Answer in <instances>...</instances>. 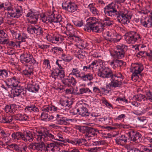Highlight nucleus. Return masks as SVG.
Returning a JSON list of instances; mask_svg holds the SVG:
<instances>
[{
    "label": "nucleus",
    "instance_id": "obj_19",
    "mask_svg": "<svg viewBox=\"0 0 152 152\" xmlns=\"http://www.w3.org/2000/svg\"><path fill=\"white\" fill-rule=\"evenodd\" d=\"M35 150L37 151H42L43 150L45 151H48V149H47L45 147V144L42 142L41 143H35Z\"/></svg>",
    "mask_w": 152,
    "mask_h": 152
},
{
    "label": "nucleus",
    "instance_id": "obj_11",
    "mask_svg": "<svg viewBox=\"0 0 152 152\" xmlns=\"http://www.w3.org/2000/svg\"><path fill=\"white\" fill-rule=\"evenodd\" d=\"M134 34V31H130L126 33L124 36L125 39L127 42L129 44L134 43L135 42V39L134 38L133 34Z\"/></svg>",
    "mask_w": 152,
    "mask_h": 152
},
{
    "label": "nucleus",
    "instance_id": "obj_28",
    "mask_svg": "<svg viewBox=\"0 0 152 152\" xmlns=\"http://www.w3.org/2000/svg\"><path fill=\"white\" fill-rule=\"evenodd\" d=\"M133 98L139 101H144L146 98L145 95L139 94L134 95L133 97Z\"/></svg>",
    "mask_w": 152,
    "mask_h": 152
},
{
    "label": "nucleus",
    "instance_id": "obj_29",
    "mask_svg": "<svg viewBox=\"0 0 152 152\" xmlns=\"http://www.w3.org/2000/svg\"><path fill=\"white\" fill-rule=\"evenodd\" d=\"M88 8H89L91 11L95 15H98V11L93 6V4H90L88 6Z\"/></svg>",
    "mask_w": 152,
    "mask_h": 152
},
{
    "label": "nucleus",
    "instance_id": "obj_60",
    "mask_svg": "<svg viewBox=\"0 0 152 152\" xmlns=\"http://www.w3.org/2000/svg\"><path fill=\"white\" fill-rule=\"evenodd\" d=\"M79 108H75L72 109V113L73 115L79 114Z\"/></svg>",
    "mask_w": 152,
    "mask_h": 152
},
{
    "label": "nucleus",
    "instance_id": "obj_53",
    "mask_svg": "<svg viewBox=\"0 0 152 152\" xmlns=\"http://www.w3.org/2000/svg\"><path fill=\"white\" fill-rule=\"evenodd\" d=\"M65 93L66 94H72L75 92L74 91L73 88L72 87L69 89H66L65 90Z\"/></svg>",
    "mask_w": 152,
    "mask_h": 152
},
{
    "label": "nucleus",
    "instance_id": "obj_42",
    "mask_svg": "<svg viewBox=\"0 0 152 152\" xmlns=\"http://www.w3.org/2000/svg\"><path fill=\"white\" fill-rule=\"evenodd\" d=\"M125 64V63L124 62L122 61L121 60H118L117 59H115V66H117L118 67H120L124 64Z\"/></svg>",
    "mask_w": 152,
    "mask_h": 152
},
{
    "label": "nucleus",
    "instance_id": "obj_23",
    "mask_svg": "<svg viewBox=\"0 0 152 152\" xmlns=\"http://www.w3.org/2000/svg\"><path fill=\"white\" fill-rule=\"evenodd\" d=\"M140 22L145 27L150 28L152 26V20H140Z\"/></svg>",
    "mask_w": 152,
    "mask_h": 152
},
{
    "label": "nucleus",
    "instance_id": "obj_64",
    "mask_svg": "<svg viewBox=\"0 0 152 152\" xmlns=\"http://www.w3.org/2000/svg\"><path fill=\"white\" fill-rule=\"evenodd\" d=\"M59 73H58V76H60V77L61 78H64L65 76L64 72L63 70H59Z\"/></svg>",
    "mask_w": 152,
    "mask_h": 152
},
{
    "label": "nucleus",
    "instance_id": "obj_49",
    "mask_svg": "<svg viewBox=\"0 0 152 152\" xmlns=\"http://www.w3.org/2000/svg\"><path fill=\"white\" fill-rule=\"evenodd\" d=\"M125 0H118L116 1L115 2V3H116L117 5H119L120 10H121V7L122 6L121 4L123 3Z\"/></svg>",
    "mask_w": 152,
    "mask_h": 152
},
{
    "label": "nucleus",
    "instance_id": "obj_41",
    "mask_svg": "<svg viewBox=\"0 0 152 152\" xmlns=\"http://www.w3.org/2000/svg\"><path fill=\"white\" fill-rule=\"evenodd\" d=\"M57 117L60 119L64 122H68V121H72V120L70 119L67 118L65 117H63L62 115L57 114Z\"/></svg>",
    "mask_w": 152,
    "mask_h": 152
},
{
    "label": "nucleus",
    "instance_id": "obj_62",
    "mask_svg": "<svg viewBox=\"0 0 152 152\" xmlns=\"http://www.w3.org/2000/svg\"><path fill=\"white\" fill-rule=\"evenodd\" d=\"M6 112L7 113L11 112L12 111V109L11 106L7 105L5 107Z\"/></svg>",
    "mask_w": 152,
    "mask_h": 152
},
{
    "label": "nucleus",
    "instance_id": "obj_2",
    "mask_svg": "<svg viewBox=\"0 0 152 152\" xmlns=\"http://www.w3.org/2000/svg\"><path fill=\"white\" fill-rule=\"evenodd\" d=\"M85 27L84 29L85 31L92 30L93 31L96 33H99L102 32V29L99 28V27L101 26V25L98 26L97 22L95 20H86V24H84Z\"/></svg>",
    "mask_w": 152,
    "mask_h": 152
},
{
    "label": "nucleus",
    "instance_id": "obj_37",
    "mask_svg": "<svg viewBox=\"0 0 152 152\" xmlns=\"http://www.w3.org/2000/svg\"><path fill=\"white\" fill-rule=\"evenodd\" d=\"M34 34H36L37 35H42L43 32L42 28L39 27L38 28H36L35 27Z\"/></svg>",
    "mask_w": 152,
    "mask_h": 152
},
{
    "label": "nucleus",
    "instance_id": "obj_9",
    "mask_svg": "<svg viewBox=\"0 0 152 152\" xmlns=\"http://www.w3.org/2000/svg\"><path fill=\"white\" fill-rule=\"evenodd\" d=\"M129 140H132L135 142H137L140 141L141 134L139 133H135L134 131H131L128 132Z\"/></svg>",
    "mask_w": 152,
    "mask_h": 152
},
{
    "label": "nucleus",
    "instance_id": "obj_55",
    "mask_svg": "<svg viewBox=\"0 0 152 152\" xmlns=\"http://www.w3.org/2000/svg\"><path fill=\"white\" fill-rule=\"evenodd\" d=\"M91 65L92 67V69L93 70L94 68H96L98 65V62L97 61H93Z\"/></svg>",
    "mask_w": 152,
    "mask_h": 152
},
{
    "label": "nucleus",
    "instance_id": "obj_17",
    "mask_svg": "<svg viewBox=\"0 0 152 152\" xmlns=\"http://www.w3.org/2000/svg\"><path fill=\"white\" fill-rule=\"evenodd\" d=\"M27 88L29 91L32 92H36L39 90V85L37 83H36L35 85L29 84L28 85Z\"/></svg>",
    "mask_w": 152,
    "mask_h": 152
},
{
    "label": "nucleus",
    "instance_id": "obj_34",
    "mask_svg": "<svg viewBox=\"0 0 152 152\" xmlns=\"http://www.w3.org/2000/svg\"><path fill=\"white\" fill-rule=\"evenodd\" d=\"M87 93H92L91 91L88 88H80L79 92L77 93V94H83Z\"/></svg>",
    "mask_w": 152,
    "mask_h": 152
},
{
    "label": "nucleus",
    "instance_id": "obj_4",
    "mask_svg": "<svg viewBox=\"0 0 152 152\" xmlns=\"http://www.w3.org/2000/svg\"><path fill=\"white\" fill-rule=\"evenodd\" d=\"M37 132L38 134L37 135V140L38 141H42V139L45 140L46 138L49 137L50 140L54 139L55 140L65 142V141L64 140L54 139V135L50 133L49 130H44L43 132H42V131L39 130L37 131Z\"/></svg>",
    "mask_w": 152,
    "mask_h": 152
},
{
    "label": "nucleus",
    "instance_id": "obj_39",
    "mask_svg": "<svg viewBox=\"0 0 152 152\" xmlns=\"http://www.w3.org/2000/svg\"><path fill=\"white\" fill-rule=\"evenodd\" d=\"M74 32L73 33H72L70 32H69V36L68 37V39L71 40H75V39L77 38V40H78V41H79V37L78 36L75 35V34Z\"/></svg>",
    "mask_w": 152,
    "mask_h": 152
},
{
    "label": "nucleus",
    "instance_id": "obj_8",
    "mask_svg": "<svg viewBox=\"0 0 152 152\" xmlns=\"http://www.w3.org/2000/svg\"><path fill=\"white\" fill-rule=\"evenodd\" d=\"M83 129L86 131L85 137L88 139V140L91 139V137L96 135V132L99 133V131L97 129L88 126L84 127Z\"/></svg>",
    "mask_w": 152,
    "mask_h": 152
},
{
    "label": "nucleus",
    "instance_id": "obj_18",
    "mask_svg": "<svg viewBox=\"0 0 152 152\" xmlns=\"http://www.w3.org/2000/svg\"><path fill=\"white\" fill-rule=\"evenodd\" d=\"M25 111L26 112L29 113L32 111L38 112L39 111V108L36 107L34 104H30L26 107L25 109Z\"/></svg>",
    "mask_w": 152,
    "mask_h": 152
},
{
    "label": "nucleus",
    "instance_id": "obj_45",
    "mask_svg": "<svg viewBox=\"0 0 152 152\" xmlns=\"http://www.w3.org/2000/svg\"><path fill=\"white\" fill-rule=\"evenodd\" d=\"M139 74L136 73L135 72H134L131 77L132 79L133 80H134L136 81H137V80L139 78Z\"/></svg>",
    "mask_w": 152,
    "mask_h": 152
},
{
    "label": "nucleus",
    "instance_id": "obj_38",
    "mask_svg": "<svg viewBox=\"0 0 152 152\" xmlns=\"http://www.w3.org/2000/svg\"><path fill=\"white\" fill-rule=\"evenodd\" d=\"M20 146L19 145V146L15 144H12L10 145H9L8 146L10 147V148H14V149L16 151H20L21 152H23V150H22L21 148H20Z\"/></svg>",
    "mask_w": 152,
    "mask_h": 152
},
{
    "label": "nucleus",
    "instance_id": "obj_30",
    "mask_svg": "<svg viewBox=\"0 0 152 152\" xmlns=\"http://www.w3.org/2000/svg\"><path fill=\"white\" fill-rule=\"evenodd\" d=\"M73 58L69 55H66L65 54H62L61 59L64 61L69 62L71 61Z\"/></svg>",
    "mask_w": 152,
    "mask_h": 152
},
{
    "label": "nucleus",
    "instance_id": "obj_7",
    "mask_svg": "<svg viewBox=\"0 0 152 152\" xmlns=\"http://www.w3.org/2000/svg\"><path fill=\"white\" fill-rule=\"evenodd\" d=\"M116 48L118 51L115 52V57L118 59H121L123 58L124 56L125 52L127 49V47L123 44L118 45Z\"/></svg>",
    "mask_w": 152,
    "mask_h": 152
},
{
    "label": "nucleus",
    "instance_id": "obj_13",
    "mask_svg": "<svg viewBox=\"0 0 152 152\" xmlns=\"http://www.w3.org/2000/svg\"><path fill=\"white\" fill-rule=\"evenodd\" d=\"M128 133L126 134L122 135L119 137H117L115 140L116 143L118 145H121L124 142L126 143L127 142V140H128L129 137Z\"/></svg>",
    "mask_w": 152,
    "mask_h": 152
},
{
    "label": "nucleus",
    "instance_id": "obj_54",
    "mask_svg": "<svg viewBox=\"0 0 152 152\" xmlns=\"http://www.w3.org/2000/svg\"><path fill=\"white\" fill-rule=\"evenodd\" d=\"M80 71L78 68H73L71 74L73 75H76L79 74Z\"/></svg>",
    "mask_w": 152,
    "mask_h": 152
},
{
    "label": "nucleus",
    "instance_id": "obj_24",
    "mask_svg": "<svg viewBox=\"0 0 152 152\" xmlns=\"http://www.w3.org/2000/svg\"><path fill=\"white\" fill-rule=\"evenodd\" d=\"M123 76L121 73H119L118 74H113V72H112V75H111V76L110 77L111 78V80L112 81H119L118 80V78H120L122 79V80L123 78Z\"/></svg>",
    "mask_w": 152,
    "mask_h": 152
},
{
    "label": "nucleus",
    "instance_id": "obj_6",
    "mask_svg": "<svg viewBox=\"0 0 152 152\" xmlns=\"http://www.w3.org/2000/svg\"><path fill=\"white\" fill-rule=\"evenodd\" d=\"M112 71L109 68L102 65L98 70L97 75L103 78L110 77L112 75Z\"/></svg>",
    "mask_w": 152,
    "mask_h": 152
},
{
    "label": "nucleus",
    "instance_id": "obj_48",
    "mask_svg": "<svg viewBox=\"0 0 152 152\" xmlns=\"http://www.w3.org/2000/svg\"><path fill=\"white\" fill-rule=\"evenodd\" d=\"M56 121L57 124L61 125L63 124L65 125H68L69 124L68 122H64H64L57 117H56Z\"/></svg>",
    "mask_w": 152,
    "mask_h": 152
},
{
    "label": "nucleus",
    "instance_id": "obj_3",
    "mask_svg": "<svg viewBox=\"0 0 152 152\" xmlns=\"http://www.w3.org/2000/svg\"><path fill=\"white\" fill-rule=\"evenodd\" d=\"M20 61L26 66H30L34 65L36 61L33 56L29 53H26L21 54L20 56Z\"/></svg>",
    "mask_w": 152,
    "mask_h": 152
},
{
    "label": "nucleus",
    "instance_id": "obj_63",
    "mask_svg": "<svg viewBox=\"0 0 152 152\" xmlns=\"http://www.w3.org/2000/svg\"><path fill=\"white\" fill-rule=\"evenodd\" d=\"M86 76L87 77V79L89 80V81L91 80L94 78L93 75L90 73L86 74Z\"/></svg>",
    "mask_w": 152,
    "mask_h": 152
},
{
    "label": "nucleus",
    "instance_id": "obj_36",
    "mask_svg": "<svg viewBox=\"0 0 152 152\" xmlns=\"http://www.w3.org/2000/svg\"><path fill=\"white\" fill-rule=\"evenodd\" d=\"M60 144H61L62 143H59L58 142H55L53 143H50L49 144H48L46 147H45L47 149H48V148L50 149L51 148L53 147L54 148L55 147H58L59 145H60Z\"/></svg>",
    "mask_w": 152,
    "mask_h": 152
},
{
    "label": "nucleus",
    "instance_id": "obj_58",
    "mask_svg": "<svg viewBox=\"0 0 152 152\" xmlns=\"http://www.w3.org/2000/svg\"><path fill=\"white\" fill-rule=\"evenodd\" d=\"M146 94L147 96V97L146 98V99L152 100V91H149L146 93Z\"/></svg>",
    "mask_w": 152,
    "mask_h": 152
},
{
    "label": "nucleus",
    "instance_id": "obj_33",
    "mask_svg": "<svg viewBox=\"0 0 152 152\" xmlns=\"http://www.w3.org/2000/svg\"><path fill=\"white\" fill-rule=\"evenodd\" d=\"M121 80L119 81H112L111 80V83H109L110 86L114 88L118 87H120L121 85Z\"/></svg>",
    "mask_w": 152,
    "mask_h": 152
},
{
    "label": "nucleus",
    "instance_id": "obj_21",
    "mask_svg": "<svg viewBox=\"0 0 152 152\" xmlns=\"http://www.w3.org/2000/svg\"><path fill=\"white\" fill-rule=\"evenodd\" d=\"M28 116L26 115L19 113L16 115L14 118L15 120L20 121L28 120Z\"/></svg>",
    "mask_w": 152,
    "mask_h": 152
},
{
    "label": "nucleus",
    "instance_id": "obj_25",
    "mask_svg": "<svg viewBox=\"0 0 152 152\" xmlns=\"http://www.w3.org/2000/svg\"><path fill=\"white\" fill-rule=\"evenodd\" d=\"M26 16L27 17L35 19H38V15L34 12V10H30L28 11L26 15Z\"/></svg>",
    "mask_w": 152,
    "mask_h": 152
},
{
    "label": "nucleus",
    "instance_id": "obj_26",
    "mask_svg": "<svg viewBox=\"0 0 152 152\" xmlns=\"http://www.w3.org/2000/svg\"><path fill=\"white\" fill-rule=\"evenodd\" d=\"M73 103V102L71 100L69 101L68 100L61 101L60 104L63 106L65 107H69Z\"/></svg>",
    "mask_w": 152,
    "mask_h": 152
},
{
    "label": "nucleus",
    "instance_id": "obj_12",
    "mask_svg": "<svg viewBox=\"0 0 152 152\" xmlns=\"http://www.w3.org/2000/svg\"><path fill=\"white\" fill-rule=\"evenodd\" d=\"M63 9L67 10L70 12H73L77 10V5L72 3H70L69 4H64L62 5Z\"/></svg>",
    "mask_w": 152,
    "mask_h": 152
},
{
    "label": "nucleus",
    "instance_id": "obj_1",
    "mask_svg": "<svg viewBox=\"0 0 152 152\" xmlns=\"http://www.w3.org/2000/svg\"><path fill=\"white\" fill-rule=\"evenodd\" d=\"M119 6L115 2L109 4L104 8L105 14L114 19H131L132 16L129 14L128 10L125 9L124 11L120 10Z\"/></svg>",
    "mask_w": 152,
    "mask_h": 152
},
{
    "label": "nucleus",
    "instance_id": "obj_40",
    "mask_svg": "<svg viewBox=\"0 0 152 152\" xmlns=\"http://www.w3.org/2000/svg\"><path fill=\"white\" fill-rule=\"evenodd\" d=\"M35 27L31 25L28 27L27 28V30L28 33L30 34H34Z\"/></svg>",
    "mask_w": 152,
    "mask_h": 152
},
{
    "label": "nucleus",
    "instance_id": "obj_51",
    "mask_svg": "<svg viewBox=\"0 0 152 152\" xmlns=\"http://www.w3.org/2000/svg\"><path fill=\"white\" fill-rule=\"evenodd\" d=\"M19 132H16L13 133L12 135V138L19 140Z\"/></svg>",
    "mask_w": 152,
    "mask_h": 152
},
{
    "label": "nucleus",
    "instance_id": "obj_57",
    "mask_svg": "<svg viewBox=\"0 0 152 152\" xmlns=\"http://www.w3.org/2000/svg\"><path fill=\"white\" fill-rule=\"evenodd\" d=\"M128 152H144L143 151H141L139 149L137 148H134L131 149Z\"/></svg>",
    "mask_w": 152,
    "mask_h": 152
},
{
    "label": "nucleus",
    "instance_id": "obj_31",
    "mask_svg": "<svg viewBox=\"0 0 152 152\" xmlns=\"http://www.w3.org/2000/svg\"><path fill=\"white\" fill-rule=\"evenodd\" d=\"M48 16V19H62L60 15H55L53 13H49Z\"/></svg>",
    "mask_w": 152,
    "mask_h": 152
},
{
    "label": "nucleus",
    "instance_id": "obj_61",
    "mask_svg": "<svg viewBox=\"0 0 152 152\" xmlns=\"http://www.w3.org/2000/svg\"><path fill=\"white\" fill-rule=\"evenodd\" d=\"M59 69H56L52 73V75L53 76H58V73H59Z\"/></svg>",
    "mask_w": 152,
    "mask_h": 152
},
{
    "label": "nucleus",
    "instance_id": "obj_50",
    "mask_svg": "<svg viewBox=\"0 0 152 152\" xmlns=\"http://www.w3.org/2000/svg\"><path fill=\"white\" fill-rule=\"evenodd\" d=\"M5 119H6V122H5V123H10L11 122L13 119V117L12 116L5 117Z\"/></svg>",
    "mask_w": 152,
    "mask_h": 152
},
{
    "label": "nucleus",
    "instance_id": "obj_14",
    "mask_svg": "<svg viewBox=\"0 0 152 152\" xmlns=\"http://www.w3.org/2000/svg\"><path fill=\"white\" fill-rule=\"evenodd\" d=\"M62 81L64 85L68 87L70 86L71 84L75 86L77 83L75 79L72 77L71 78L69 77V78L64 79Z\"/></svg>",
    "mask_w": 152,
    "mask_h": 152
},
{
    "label": "nucleus",
    "instance_id": "obj_44",
    "mask_svg": "<svg viewBox=\"0 0 152 152\" xmlns=\"http://www.w3.org/2000/svg\"><path fill=\"white\" fill-rule=\"evenodd\" d=\"M137 119L139 120L138 123L140 124H145L146 123V120L143 117H138Z\"/></svg>",
    "mask_w": 152,
    "mask_h": 152
},
{
    "label": "nucleus",
    "instance_id": "obj_15",
    "mask_svg": "<svg viewBox=\"0 0 152 152\" xmlns=\"http://www.w3.org/2000/svg\"><path fill=\"white\" fill-rule=\"evenodd\" d=\"M113 23V21H110V20H103V22H97L98 26H99L101 25V26L99 27V28H102V31L104 30V27L105 26H110Z\"/></svg>",
    "mask_w": 152,
    "mask_h": 152
},
{
    "label": "nucleus",
    "instance_id": "obj_59",
    "mask_svg": "<svg viewBox=\"0 0 152 152\" xmlns=\"http://www.w3.org/2000/svg\"><path fill=\"white\" fill-rule=\"evenodd\" d=\"M42 110L45 112H48L50 110V106L48 105L44 106L42 109Z\"/></svg>",
    "mask_w": 152,
    "mask_h": 152
},
{
    "label": "nucleus",
    "instance_id": "obj_20",
    "mask_svg": "<svg viewBox=\"0 0 152 152\" xmlns=\"http://www.w3.org/2000/svg\"><path fill=\"white\" fill-rule=\"evenodd\" d=\"M79 115L82 116H88L89 115V113L88 110L86 107L82 105L79 107Z\"/></svg>",
    "mask_w": 152,
    "mask_h": 152
},
{
    "label": "nucleus",
    "instance_id": "obj_16",
    "mask_svg": "<svg viewBox=\"0 0 152 152\" xmlns=\"http://www.w3.org/2000/svg\"><path fill=\"white\" fill-rule=\"evenodd\" d=\"M34 133L30 131H27L25 133V138L24 141L27 142L28 141L29 142L32 141L34 138Z\"/></svg>",
    "mask_w": 152,
    "mask_h": 152
},
{
    "label": "nucleus",
    "instance_id": "obj_52",
    "mask_svg": "<svg viewBox=\"0 0 152 152\" xmlns=\"http://www.w3.org/2000/svg\"><path fill=\"white\" fill-rule=\"evenodd\" d=\"M45 20V23L47 24L49 23H52L53 22L55 23L58 22L57 20Z\"/></svg>",
    "mask_w": 152,
    "mask_h": 152
},
{
    "label": "nucleus",
    "instance_id": "obj_56",
    "mask_svg": "<svg viewBox=\"0 0 152 152\" xmlns=\"http://www.w3.org/2000/svg\"><path fill=\"white\" fill-rule=\"evenodd\" d=\"M58 22L57 23H59V24L61 25V26H64L66 24L67 25L68 24L66 23L67 21L65 22V21H64L63 20H57Z\"/></svg>",
    "mask_w": 152,
    "mask_h": 152
},
{
    "label": "nucleus",
    "instance_id": "obj_43",
    "mask_svg": "<svg viewBox=\"0 0 152 152\" xmlns=\"http://www.w3.org/2000/svg\"><path fill=\"white\" fill-rule=\"evenodd\" d=\"M119 36L120 37V38L118 39H116L107 38L106 39L107 41H109L110 42H117L119 41L121 38V37L120 36Z\"/></svg>",
    "mask_w": 152,
    "mask_h": 152
},
{
    "label": "nucleus",
    "instance_id": "obj_27",
    "mask_svg": "<svg viewBox=\"0 0 152 152\" xmlns=\"http://www.w3.org/2000/svg\"><path fill=\"white\" fill-rule=\"evenodd\" d=\"M33 71L32 68L28 67L27 69L23 70L22 73L24 75L29 76L33 74Z\"/></svg>",
    "mask_w": 152,
    "mask_h": 152
},
{
    "label": "nucleus",
    "instance_id": "obj_22",
    "mask_svg": "<svg viewBox=\"0 0 152 152\" xmlns=\"http://www.w3.org/2000/svg\"><path fill=\"white\" fill-rule=\"evenodd\" d=\"M134 71L136 73L140 74L143 69L144 67L143 65L141 64L135 63L134 64Z\"/></svg>",
    "mask_w": 152,
    "mask_h": 152
},
{
    "label": "nucleus",
    "instance_id": "obj_5",
    "mask_svg": "<svg viewBox=\"0 0 152 152\" xmlns=\"http://www.w3.org/2000/svg\"><path fill=\"white\" fill-rule=\"evenodd\" d=\"M6 4L5 5V10L8 11H11L10 15L12 17L18 18L21 15V12L20 10L18 8L15 9V7L12 5L10 4L8 6H7Z\"/></svg>",
    "mask_w": 152,
    "mask_h": 152
},
{
    "label": "nucleus",
    "instance_id": "obj_10",
    "mask_svg": "<svg viewBox=\"0 0 152 152\" xmlns=\"http://www.w3.org/2000/svg\"><path fill=\"white\" fill-rule=\"evenodd\" d=\"M13 87V93L14 96H18L21 94H24L26 92V89L24 90L23 87L20 85Z\"/></svg>",
    "mask_w": 152,
    "mask_h": 152
},
{
    "label": "nucleus",
    "instance_id": "obj_35",
    "mask_svg": "<svg viewBox=\"0 0 152 152\" xmlns=\"http://www.w3.org/2000/svg\"><path fill=\"white\" fill-rule=\"evenodd\" d=\"M8 73L7 71L5 69L0 70V78L6 79L7 77Z\"/></svg>",
    "mask_w": 152,
    "mask_h": 152
},
{
    "label": "nucleus",
    "instance_id": "obj_46",
    "mask_svg": "<svg viewBox=\"0 0 152 152\" xmlns=\"http://www.w3.org/2000/svg\"><path fill=\"white\" fill-rule=\"evenodd\" d=\"M139 74L136 73L135 72H134L131 77L132 79L133 80H134L136 81H137V80L139 78Z\"/></svg>",
    "mask_w": 152,
    "mask_h": 152
},
{
    "label": "nucleus",
    "instance_id": "obj_32",
    "mask_svg": "<svg viewBox=\"0 0 152 152\" xmlns=\"http://www.w3.org/2000/svg\"><path fill=\"white\" fill-rule=\"evenodd\" d=\"M72 22L76 26L80 27L83 24L85 26L84 24L85 23H83V20H72Z\"/></svg>",
    "mask_w": 152,
    "mask_h": 152
},
{
    "label": "nucleus",
    "instance_id": "obj_47",
    "mask_svg": "<svg viewBox=\"0 0 152 152\" xmlns=\"http://www.w3.org/2000/svg\"><path fill=\"white\" fill-rule=\"evenodd\" d=\"M52 37V40L53 41H52V42L56 43L57 42L59 41V39H61L59 37V35L55 36L53 35Z\"/></svg>",
    "mask_w": 152,
    "mask_h": 152
}]
</instances>
